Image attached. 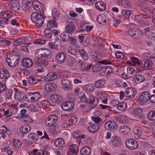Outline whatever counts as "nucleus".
Masks as SVG:
<instances>
[{"instance_id":"obj_18","label":"nucleus","mask_w":155,"mask_h":155,"mask_svg":"<svg viewBox=\"0 0 155 155\" xmlns=\"http://www.w3.org/2000/svg\"><path fill=\"white\" fill-rule=\"evenodd\" d=\"M8 8L15 11L19 9L20 5L19 2L17 1H14L12 2V3L7 6Z\"/></svg>"},{"instance_id":"obj_16","label":"nucleus","mask_w":155,"mask_h":155,"mask_svg":"<svg viewBox=\"0 0 155 155\" xmlns=\"http://www.w3.org/2000/svg\"><path fill=\"white\" fill-rule=\"evenodd\" d=\"M66 58V54L63 52H61L57 54L56 57V62L59 64L62 63Z\"/></svg>"},{"instance_id":"obj_53","label":"nucleus","mask_w":155,"mask_h":155,"mask_svg":"<svg viewBox=\"0 0 155 155\" xmlns=\"http://www.w3.org/2000/svg\"><path fill=\"white\" fill-rule=\"evenodd\" d=\"M51 28H46L45 31L44 33L45 35L50 38L51 37L52 35V31L51 30Z\"/></svg>"},{"instance_id":"obj_48","label":"nucleus","mask_w":155,"mask_h":155,"mask_svg":"<svg viewBox=\"0 0 155 155\" xmlns=\"http://www.w3.org/2000/svg\"><path fill=\"white\" fill-rule=\"evenodd\" d=\"M47 25L48 27L51 28L54 27L55 28L58 27V25L56 21L52 20L48 21V22Z\"/></svg>"},{"instance_id":"obj_1","label":"nucleus","mask_w":155,"mask_h":155,"mask_svg":"<svg viewBox=\"0 0 155 155\" xmlns=\"http://www.w3.org/2000/svg\"><path fill=\"white\" fill-rule=\"evenodd\" d=\"M51 53L47 48H41L38 49L35 53L37 60L45 61L51 57Z\"/></svg>"},{"instance_id":"obj_32","label":"nucleus","mask_w":155,"mask_h":155,"mask_svg":"<svg viewBox=\"0 0 155 155\" xmlns=\"http://www.w3.org/2000/svg\"><path fill=\"white\" fill-rule=\"evenodd\" d=\"M0 76L2 79L8 78L10 76L7 70L5 68H2L0 71Z\"/></svg>"},{"instance_id":"obj_25","label":"nucleus","mask_w":155,"mask_h":155,"mask_svg":"<svg viewBox=\"0 0 155 155\" xmlns=\"http://www.w3.org/2000/svg\"><path fill=\"white\" fill-rule=\"evenodd\" d=\"M95 7L100 11H104L106 9V6L105 4L102 1L97 2L95 4Z\"/></svg>"},{"instance_id":"obj_38","label":"nucleus","mask_w":155,"mask_h":155,"mask_svg":"<svg viewBox=\"0 0 155 155\" xmlns=\"http://www.w3.org/2000/svg\"><path fill=\"white\" fill-rule=\"evenodd\" d=\"M127 104L126 103L124 102L119 103L117 106V108L118 110L122 111L125 110L127 109Z\"/></svg>"},{"instance_id":"obj_44","label":"nucleus","mask_w":155,"mask_h":155,"mask_svg":"<svg viewBox=\"0 0 155 155\" xmlns=\"http://www.w3.org/2000/svg\"><path fill=\"white\" fill-rule=\"evenodd\" d=\"M52 15L53 18L54 20H57L60 16L59 11L56 9L53 10L52 12Z\"/></svg>"},{"instance_id":"obj_9","label":"nucleus","mask_w":155,"mask_h":155,"mask_svg":"<svg viewBox=\"0 0 155 155\" xmlns=\"http://www.w3.org/2000/svg\"><path fill=\"white\" fill-rule=\"evenodd\" d=\"M105 128L110 131H114L117 127L116 123L112 120H109L106 122L104 124Z\"/></svg>"},{"instance_id":"obj_45","label":"nucleus","mask_w":155,"mask_h":155,"mask_svg":"<svg viewBox=\"0 0 155 155\" xmlns=\"http://www.w3.org/2000/svg\"><path fill=\"white\" fill-rule=\"evenodd\" d=\"M148 119L151 121L155 120V110H151L148 113L147 115Z\"/></svg>"},{"instance_id":"obj_29","label":"nucleus","mask_w":155,"mask_h":155,"mask_svg":"<svg viewBox=\"0 0 155 155\" xmlns=\"http://www.w3.org/2000/svg\"><path fill=\"white\" fill-rule=\"evenodd\" d=\"M56 87V85L54 83L49 82L46 84L45 88L46 90L50 91L55 90Z\"/></svg>"},{"instance_id":"obj_3","label":"nucleus","mask_w":155,"mask_h":155,"mask_svg":"<svg viewBox=\"0 0 155 155\" xmlns=\"http://www.w3.org/2000/svg\"><path fill=\"white\" fill-rule=\"evenodd\" d=\"M6 58V61L8 64L12 67H15L19 62V59L17 57L12 56L11 55L7 54Z\"/></svg>"},{"instance_id":"obj_56","label":"nucleus","mask_w":155,"mask_h":155,"mask_svg":"<svg viewBox=\"0 0 155 155\" xmlns=\"http://www.w3.org/2000/svg\"><path fill=\"white\" fill-rule=\"evenodd\" d=\"M12 143L13 146L16 147H18L21 146L22 144L21 141L17 139L14 140Z\"/></svg>"},{"instance_id":"obj_41","label":"nucleus","mask_w":155,"mask_h":155,"mask_svg":"<svg viewBox=\"0 0 155 155\" xmlns=\"http://www.w3.org/2000/svg\"><path fill=\"white\" fill-rule=\"evenodd\" d=\"M31 0H23L22 7L25 9H28L30 7Z\"/></svg>"},{"instance_id":"obj_61","label":"nucleus","mask_w":155,"mask_h":155,"mask_svg":"<svg viewBox=\"0 0 155 155\" xmlns=\"http://www.w3.org/2000/svg\"><path fill=\"white\" fill-rule=\"evenodd\" d=\"M144 57H146L149 59H154L155 58V56L152 53L146 52L143 54Z\"/></svg>"},{"instance_id":"obj_21","label":"nucleus","mask_w":155,"mask_h":155,"mask_svg":"<svg viewBox=\"0 0 155 155\" xmlns=\"http://www.w3.org/2000/svg\"><path fill=\"white\" fill-rule=\"evenodd\" d=\"M145 80V77L143 75L139 73L136 74L134 77V80L137 83H139L143 82Z\"/></svg>"},{"instance_id":"obj_59","label":"nucleus","mask_w":155,"mask_h":155,"mask_svg":"<svg viewBox=\"0 0 155 155\" xmlns=\"http://www.w3.org/2000/svg\"><path fill=\"white\" fill-rule=\"evenodd\" d=\"M77 121V119L74 116L69 119L68 120V123L70 125V126H71L76 123Z\"/></svg>"},{"instance_id":"obj_51","label":"nucleus","mask_w":155,"mask_h":155,"mask_svg":"<svg viewBox=\"0 0 155 155\" xmlns=\"http://www.w3.org/2000/svg\"><path fill=\"white\" fill-rule=\"evenodd\" d=\"M132 13L131 11L129 10H123L121 12L123 15L127 18H129L130 15Z\"/></svg>"},{"instance_id":"obj_33","label":"nucleus","mask_w":155,"mask_h":155,"mask_svg":"<svg viewBox=\"0 0 155 155\" xmlns=\"http://www.w3.org/2000/svg\"><path fill=\"white\" fill-rule=\"evenodd\" d=\"M91 152V148L88 146L83 147L81 150L80 153L82 155H88Z\"/></svg>"},{"instance_id":"obj_15","label":"nucleus","mask_w":155,"mask_h":155,"mask_svg":"<svg viewBox=\"0 0 155 155\" xmlns=\"http://www.w3.org/2000/svg\"><path fill=\"white\" fill-rule=\"evenodd\" d=\"M74 106V103L71 102L63 103L61 105V108L65 111H69L72 110Z\"/></svg>"},{"instance_id":"obj_27","label":"nucleus","mask_w":155,"mask_h":155,"mask_svg":"<svg viewBox=\"0 0 155 155\" xmlns=\"http://www.w3.org/2000/svg\"><path fill=\"white\" fill-rule=\"evenodd\" d=\"M27 38L25 37H21L18 38L17 40L14 41L13 43L14 45L17 46L21 45L24 43L25 42L27 41Z\"/></svg>"},{"instance_id":"obj_37","label":"nucleus","mask_w":155,"mask_h":155,"mask_svg":"<svg viewBox=\"0 0 155 155\" xmlns=\"http://www.w3.org/2000/svg\"><path fill=\"white\" fill-rule=\"evenodd\" d=\"M66 30L67 32L71 33L74 31L76 30V27L74 25L70 23L66 26Z\"/></svg>"},{"instance_id":"obj_31","label":"nucleus","mask_w":155,"mask_h":155,"mask_svg":"<svg viewBox=\"0 0 155 155\" xmlns=\"http://www.w3.org/2000/svg\"><path fill=\"white\" fill-rule=\"evenodd\" d=\"M38 138V135L34 133H32L28 134L27 140L30 142H34L36 141Z\"/></svg>"},{"instance_id":"obj_47","label":"nucleus","mask_w":155,"mask_h":155,"mask_svg":"<svg viewBox=\"0 0 155 155\" xmlns=\"http://www.w3.org/2000/svg\"><path fill=\"white\" fill-rule=\"evenodd\" d=\"M112 144L115 146H117L119 145L120 144V140L119 137H115L112 138Z\"/></svg>"},{"instance_id":"obj_62","label":"nucleus","mask_w":155,"mask_h":155,"mask_svg":"<svg viewBox=\"0 0 155 155\" xmlns=\"http://www.w3.org/2000/svg\"><path fill=\"white\" fill-rule=\"evenodd\" d=\"M91 118L92 120L97 124H98L99 122H101L102 121V119L99 117H92Z\"/></svg>"},{"instance_id":"obj_7","label":"nucleus","mask_w":155,"mask_h":155,"mask_svg":"<svg viewBox=\"0 0 155 155\" xmlns=\"http://www.w3.org/2000/svg\"><path fill=\"white\" fill-rule=\"evenodd\" d=\"M58 120V116L52 114L48 115L45 120V124L48 126L53 125Z\"/></svg>"},{"instance_id":"obj_40","label":"nucleus","mask_w":155,"mask_h":155,"mask_svg":"<svg viewBox=\"0 0 155 155\" xmlns=\"http://www.w3.org/2000/svg\"><path fill=\"white\" fill-rule=\"evenodd\" d=\"M144 63V68L145 69L148 70L151 68L152 64L151 60L149 59L145 60Z\"/></svg>"},{"instance_id":"obj_23","label":"nucleus","mask_w":155,"mask_h":155,"mask_svg":"<svg viewBox=\"0 0 155 155\" xmlns=\"http://www.w3.org/2000/svg\"><path fill=\"white\" fill-rule=\"evenodd\" d=\"M150 94L148 92L145 91L142 92L140 95V98L143 103L147 102L150 98Z\"/></svg>"},{"instance_id":"obj_26","label":"nucleus","mask_w":155,"mask_h":155,"mask_svg":"<svg viewBox=\"0 0 155 155\" xmlns=\"http://www.w3.org/2000/svg\"><path fill=\"white\" fill-rule=\"evenodd\" d=\"M78 150V146L75 144L71 145L69 150L70 153L71 155H76Z\"/></svg>"},{"instance_id":"obj_30","label":"nucleus","mask_w":155,"mask_h":155,"mask_svg":"<svg viewBox=\"0 0 155 155\" xmlns=\"http://www.w3.org/2000/svg\"><path fill=\"white\" fill-rule=\"evenodd\" d=\"M105 81L103 79L97 80L94 83V86L97 88H101L104 87Z\"/></svg>"},{"instance_id":"obj_43","label":"nucleus","mask_w":155,"mask_h":155,"mask_svg":"<svg viewBox=\"0 0 155 155\" xmlns=\"http://www.w3.org/2000/svg\"><path fill=\"white\" fill-rule=\"evenodd\" d=\"M130 128L126 126H121L119 129V131L123 134H126L129 131Z\"/></svg>"},{"instance_id":"obj_64","label":"nucleus","mask_w":155,"mask_h":155,"mask_svg":"<svg viewBox=\"0 0 155 155\" xmlns=\"http://www.w3.org/2000/svg\"><path fill=\"white\" fill-rule=\"evenodd\" d=\"M86 90L88 92H91L94 89L93 86L91 84H89L86 86Z\"/></svg>"},{"instance_id":"obj_20","label":"nucleus","mask_w":155,"mask_h":155,"mask_svg":"<svg viewBox=\"0 0 155 155\" xmlns=\"http://www.w3.org/2000/svg\"><path fill=\"white\" fill-rule=\"evenodd\" d=\"M112 72V68L111 67L105 66L102 67L101 73L103 75H107L110 74Z\"/></svg>"},{"instance_id":"obj_8","label":"nucleus","mask_w":155,"mask_h":155,"mask_svg":"<svg viewBox=\"0 0 155 155\" xmlns=\"http://www.w3.org/2000/svg\"><path fill=\"white\" fill-rule=\"evenodd\" d=\"M125 144L128 149L131 150L136 149L138 147V143L137 142L133 139H129L125 142Z\"/></svg>"},{"instance_id":"obj_12","label":"nucleus","mask_w":155,"mask_h":155,"mask_svg":"<svg viewBox=\"0 0 155 155\" xmlns=\"http://www.w3.org/2000/svg\"><path fill=\"white\" fill-rule=\"evenodd\" d=\"M42 81V79L38 78L36 76H31L28 78V82L32 85H38V83Z\"/></svg>"},{"instance_id":"obj_28","label":"nucleus","mask_w":155,"mask_h":155,"mask_svg":"<svg viewBox=\"0 0 155 155\" xmlns=\"http://www.w3.org/2000/svg\"><path fill=\"white\" fill-rule=\"evenodd\" d=\"M51 100L54 103H60L62 101V97L57 94H53L51 96Z\"/></svg>"},{"instance_id":"obj_14","label":"nucleus","mask_w":155,"mask_h":155,"mask_svg":"<svg viewBox=\"0 0 155 155\" xmlns=\"http://www.w3.org/2000/svg\"><path fill=\"white\" fill-rule=\"evenodd\" d=\"M125 93L127 97L132 98L134 97L136 90L133 87H128L125 90Z\"/></svg>"},{"instance_id":"obj_46","label":"nucleus","mask_w":155,"mask_h":155,"mask_svg":"<svg viewBox=\"0 0 155 155\" xmlns=\"http://www.w3.org/2000/svg\"><path fill=\"white\" fill-rule=\"evenodd\" d=\"M79 52L81 56L84 60H86L88 58L89 56L84 50L83 49H80Z\"/></svg>"},{"instance_id":"obj_39","label":"nucleus","mask_w":155,"mask_h":155,"mask_svg":"<svg viewBox=\"0 0 155 155\" xmlns=\"http://www.w3.org/2000/svg\"><path fill=\"white\" fill-rule=\"evenodd\" d=\"M142 110L140 108H136L133 110V114L135 116L140 118L142 117V115L141 114Z\"/></svg>"},{"instance_id":"obj_11","label":"nucleus","mask_w":155,"mask_h":155,"mask_svg":"<svg viewBox=\"0 0 155 155\" xmlns=\"http://www.w3.org/2000/svg\"><path fill=\"white\" fill-rule=\"evenodd\" d=\"M133 132L134 134V137L135 138L139 139L142 134V128L140 127L134 126L133 129Z\"/></svg>"},{"instance_id":"obj_55","label":"nucleus","mask_w":155,"mask_h":155,"mask_svg":"<svg viewBox=\"0 0 155 155\" xmlns=\"http://www.w3.org/2000/svg\"><path fill=\"white\" fill-rule=\"evenodd\" d=\"M97 97L103 99L106 97H108V95L107 94L103 92H99L97 94Z\"/></svg>"},{"instance_id":"obj_50","label":"nucleus","mask_w":155,"mask_h":155,"mask_svg":"<svg viewBox=\"0 0 155 155\" xmlns=\"http://www.w3.org/2000/svg\"><path fill=\"white\" fill-rule=\"evenodd\" d=\"M47 77L48 78H49V79L51 81L54 80L57 78V75L54 72H50L47 74Z\"/></svg>"},{"instance_id":"obj_4","label":"nucleus","mask_w":155,"mask_h":155,"mask_svg":"<svg viewBox=\"0 0 155 155\" xmlns=\"http://www.w3.org/2000/svg\"><path fill=\"white\" fill-rule=\"evenodd\" d=\"M41 94L38 92L29 93L26 95V101L29 102H33L37 101L41 97Z\"/></svg>"},{"instance_id":"obj_22","label":"nucleus","mask_w":155,"mask_h":155,"mask_svg":"<svg viewBox=\"0 0 155 155\" xmlns=\"http://www.w3.org/2000/svg\"><path fill=\"white\" fill-rule=\"evenodd\" d=\"M20 132L22 133L20 134L21 137L24 136V134L28 133L31 130V127L28 125H24L21 126L20 128Z\"/></svg>"},{"instance_id":"obj_34","label":"nucleus","mask_w":155,"mask_h":155,"mask_svg":"<svg viewBox=\"0 0 155 155\" xmlns=\"http://www.w3.org/2000/svg\"><path fill=\"white\" fill-rule=\"evenodd\" d=\"M12 14L8 11L2 12L0 13V17L4 19H8L12 17Z\"/></svg>"},{"instance_id":"obj_57","label":"nucleus","mask_w":155,"mask_h":155,"mask_svg":"<svg viewBox=\"0 0 155 155\" xmlns=\"http://www.w3.org/2000/svg\"><path fill=\"white\" fill-rule=\"evenodd\" d=\"M2 128H3L0 130V134L2 135L3 138H5L6 137L7 128L5 126L2 127Z\"/></svg>"},{"instance_id":"obj_2","label":"nucleus","mask_w":155,"mask_h":155,"mask_svg":"<svg viewBox=\"0 0 155 155\" xmlns=\"http://www.w3.org/2000/svg\"><path fill=\"white\" fill-rule=\"evenodd\" d=\"M44 12L40 13L33 12L31 15V18L32 22L38 26H41L43 24L44 20Z\"/></svg>"},{"instance_id":"obj_52","label":"nucleus","mask_w":155,"mask_h":155,"mask_svg":"<svg viewBox=\"0 0 155 155\" xmlns=\"http://www.w3.org/2000/svg\"><path fill=\"white\" fill-rule=\"evenodd\" d=\"M67 63L70 66H74L76 63L75 59L73 58H70L67 60Z\"/></svg>"},{"instance_id":"obj_42","label":"nucleus","mask_w":155,"mask_h":155,"mask_svg":"<svg viewBox=\"0 0 155 155\" xmlns=\"http://www.w3.org/2000/svg\"><path fill=\"white\" fill-rule=\"evenodd\" d=\"M105 18L106 17L104 15H100L97 17V20L100 24L104 25L106 22Z\"/></svg>"},{"instance_id":"obj_49","label":"nucleus","mask_w":155,"mask_h":155,"mask_svg":"<svg viewBox=\"0 0 155 155\" xmlns=\"http://www.w3.org/2000/svg\"><path fill=\"white\" fill-rule=\"evenodd\" d=\"M88 99L89 103L95 105H97L98 104L97 99L96 98L89 97Z\"/></svg>"},{"instance_id":"obj_63","label":"nucleus","mask_w":155,"mask_h":155,"mask_svg":"<svg viewBox=\"0 0 155 155\" xmlns=\"http://www.w3.org/2000/svg\"><path fill=\"white\" fill-rule=\"evenodd\" d=\"M115 55L117 58L120 59H121L124 58V54L123 53L119 51L117 52L115 54Z\"/></svg>"},{"instance_id":"obj_58","label":"nucleus","mask_w":155,"mask_h":155,"mask_svg":"<svg viewBox=\"0 0 155 155\" xmlns=\"http://www.w3.org/2000/svg\"><path fill=\"white\" fill-rule=\"evenodd\" d=\"M150 29L149 27H147L146 28H145V34L147 35H150L151 36H148L149 37V38H152L153 37H154L155 36L153 35H152V34L153 35L154 34L153 33H152L151 31H150Z\"/></svg>"},{"instance_id":"obj_13","label":"nucleus","mask_w":155,"mask_h":155,"mask_svg":"<svg viewBox=\"0 0 155 155\" xmlns=\"http://www.w3.org/2000/svg\"><path fill=\"white\" fill-rule=\"evenodd\" d=\"M62 86L64 87V90H69L72 88L71 81L67 78L63 79L61 81Z\"/></svg>"},{"instance_id":"obj_6","label":"nucleus","mask_w":155,"mask_h":155,"mask_svg":"<svg viewBox=\"0 0 155 155\" xmlns=\"http://www.w3.org/2000/svg\"><path fill=\"white\" fill-rule=\"evenodd\" d=\"M129 35L135 38H140L143 35V33L136 28H130L128 31Z\"/></svg>"},{"instance_id":"obj_24","label":"nucleus","mask_w":155,"mask_h":155,"mask_svg":"<svg viewBox=\"0 0 155 155\" xmlns=\"http://www.w3.org/2000/svg\"><path fill=\"white\" fill-rule=\"evenodd\" d=\"M54 144L57 147L61 148L65 145V142L63 139L59 138L55 140Z\"/></svg>"},{"instance_id":"obj_10","label":"nucleus","mask_w":155,"mask_h":155,"mask_svg":"<svg viewBox=\"0 0 155 155\" xmlns=\"http://www.w3.org/2000/svg\"><path fill=\"white\" fill-rule=\"evenodd\" d=\"M32 5L34 9L37 12H44L43 4L37 0H35L32 2Z\"/></svg>"},{"instance_id":"obj_5","label":"nucleus","mask_w":155,"mask_h":155,"mask_svg":"<svg viewBox=\"0 0 155 155\" xmlns=\"http://www.w3.org/2000/svg\"><path fill=\"white\" fill-rule=\"evenodd\" d=\"M14 90L15 93L14 97L15 101H20L22 100L26 99V95L22 91L16 88L14 89Z\"/></svg>"},{"instance_id":"obj_60","label":"nucleus","mask_w":155,"mask_h":155,"mask_svg":"<svg viewBox=\"0 0 155 155\" xmlns=\"http://www.w3.org/2000/svg\"><path fill=\"white\" fill-rule=\"evenodd\" d=\"M46 42V41L44 39L39 38L36 39L34 41V43L36 44L43 45L45 44Z\"/></svg>"},{"instance_id":"obj_54","label":"nucleus","mask_w":155,"mask_h":155,"mask_svg":"<svg viewBox=\"0 0 155 155\" xmlns=\"http://www.w3.org/2000/svg\"><path fill=\"white\" fill-rule=\"evenodd\" d=\"M91 67V64H88L86 63H83L81 65V68L83 70L87 71Z\"/></svg>"},{"instance_id":"obj_36","label":"nucleus","mask_w":155,"mask_h":155,"mask_svg":"<svg viewBox=\"0 0 155 155\" xmlns=\"http://www.w3.org/2000/svg\"><path fill=\"white\" fill-rule=\"evenodd\" d=\"M68 37V38H64V41H68L69 43L74 44V45L77 48H78L79 46L78 45L75 44V43L76 41V39L73 37H70L69 35H67L66 37Z\"/></svg>"},{"instance_id":"obj_19","label":"nucleus","mask_w":155,"mask_h":155,"mask_svg":"<svg viewBox=\"0 0 155 155\" xmlns=\"http://www.w3.org/2000/svg\"><path fill=\"white\" fill-rule=\"evenodd\" d=\"M90 58L93 61H96L100 60L101 56V53L98 51H95L94 52H90Z\"/></svg>"},{"instance_id":"obj_35","label":"nucleus","mask_w":155,"mask_h":155,"mask_svg":"<svg viewBox=\"0 0 155 155\" xmlns=\"http://www.w3.org/2000/svg\"><path fill=\"white\" fill-rule=\"evenodd\" d=\"M100 127L99 124H95L89 126L88 130L92 133H95L98 130Z\"/></svg>"},{"instance_id":"obj_17","label":"nucleus","mask_w":155,"mask_h":155,"mask_svg":"<svg viewBox=\"0 0 155 155\" xmlns=\"http://www.w3.org/2000/svg\"><path fill=\"white\" fill-rule=\"evenodd\" d=\"M33 64L32 60L29 58H24L22 61V64L23 66L25 68L31 67L32 66Z\"/></svg>"}]
</instances>
